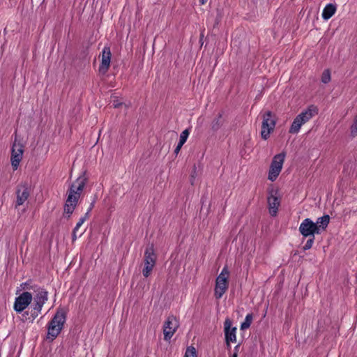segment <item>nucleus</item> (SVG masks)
Segmentation results:
<instances>
[{"mask_svg": "<svg viewBox=\"0 0 357 357\" xmlns=\"http://www.w3.org/2000/svg\"><path fill=\"white\" fill-rule=\"evenodd\" d=\"M87 178L84 174L79 176L75 182L70 185L68 191V197L64 205V215L68 218L73 214L75 209L78 200L80 197L81 192H82Z\"/></svg>", "mask_w": 357, "mask_h": 357, "instance_id": "1", "label": "nucleus"}, {"mask_svg": "<svg viewBox=\"0 0 357 357\" xmlns=\"http://www.w3.org/2000/svg\"><path fill=\"white\" fill-rule=\"evenodd\" d=\"M66 319V313L64 309L57 310L53 318L47 326V339L54 340L61 333Z\"/></svg>", "mask_w": 357, "mask_h": 357, "instance_id": "2", "label": "nucleus"}, {"mask_svg": "<svg viewBox=\"0 0 357 357\" xmlns=\"http://www.w3.org/2000/svg\"><path fill=\"white\" fill-rule=\"evenodd\" d=\"M319 109L317 106L311 105L298 114L294 119L289 132L291 134H297L303 125L308 122L311 119L318 114Z\"/></svg>", "mask_w": 357, "mask_h": 357, "instance_id": "3", "label": "nucleus"}, {"mask_svg": "<svg viewBox=\"0 0 357 357\" xmlns=\"http://www.w3.org/2000/svg\"><path fill=\"white\" fill-rule=\"evenodd\" d=\"M48 300V292L44 288L38 287L35 290L33 297V308L30 311V316L26 317V319L33 322L34 319L40 314L43 306Z\"/></svg>", "mask_w": 357, "mask_h": 357, "instance_id": "4", "label": "nucleus"}, {"mask_svg": "<svg viewBox=\"0 0 357 357\" xmlns=\"http://www.w3.org/2000/svg\"><path fill=\"white\" fill-rule=\"evenodd\" d=\"M229 271L227 266H225L221 273L218 275L215 280V285L214 289V296L215 298L220 299L222 297L229 287L228 278Z\"/></svg>", "mask_w": 357, "mask_h": 357, "instance_id": "5", "label": "nucleus"}, {"mask_svg": "<svg viewBox=\"0 0 357 357\" xmlns=\"http://www.w3.org/2000/svg\"><path fill=\"white\" fill-rule=\"evenodd\" d=\"M262 123L261 130V137L263 139L266 140L269 138L270 134L273 132L275 124L276 118L271 111H266L261 114Z\"/></svg>", "mask_w": 357, "mask_h": 357, "instance_id": "6", "label": "nucleus"}, {"mask_svg": "<svg viewBox=\"0 0 357 357\" xmlns=\"http://www.w3.org/2000/svg\"><path fill=\"white\" fill-rule=\"evenodd\" d=\"M156 259L153 245H150L144 252V266L142 273L145 278H148L151 275L155 265Z\"/></svg>", "mask_w": 357, "mask_h": 357, "instance_id": "7", "label": "nucleus"}, {"mask_svg": "<svg viewBox=\"0 0 357 357\" xmlns=\"http://www.w3.org/2000/svg\"><path fill=\"white\" fill-rule=\"evenodd\" d=\"M285 158V153H280L279 154L275 155L273 160L271 162L270 169L268 172V178L271 181H274L276 180L278 176H279L283 166V163L284 161Z\"/></svg>", "mask_w": 357, "mask_h": 357, "instance_id": "8", "label": "nucleus"}, {"mask_svg": "<svg viewBox=\"0 0 357 357\" xmlns=\"http://www.w3.org/2000/svg\"><path fill=\"white\" fill-rule=\"evenodd\" d=\"M178 326V321L175 317H168L163 325L164 340L169 341Z\"/></svg>", "mask_w": 357, "mask_h": 357, "instance_id": "9", "label": "nucleus"}, {"mask_svg": "<svg viewBox=\"0 0 357 357\" xmlns=\"http://www.w3.org/2000/svg\"><path fill=\"white\" fill-rule=\"evenodd\" d=\"M23 145L16 140L13 142L11 151L10 162L13 170H17L23 157Z\"/></svg>", "mask_w": 357, "mask_h": 357, "instance_id": "10", "label": "nucleus"}, {"mask_svg": "<svg viewBox=\"0 0 357 357\" xmlns=\"http://www.w3.org/2000/svg\"><path fill=\"white\" fill-rule=\"evenodd\" d=\"M33 299L32 294L28 291L23 292L15 298L14 303V310L17 312H23L31 303Z\"/></svg>", "mask_w": 357, "mask_h": 357, "instance_id": "11", "label": "nucleus"}, {"mask_svg": "<svg viewBox=\"0 0 357 357\" xmlns=\"http://www.w3.org/2000/svg\"><path fill=\"white\" fill-rule=\"evenodd\" d=\"M30 195V188L27 183H20L16 189L15 208L24 204Z\"/></svg>", "mask_w": 357, "mask_h": 357, "instance_id": "12", "label": "nucleus"}, {"mask_svg": "<svg viewBox=\"0 0 357 357\" xmlns=\"http://www.w3.org/2000/svg\"><path fill=\"white\" fill-rule=\"evenodd\" d=\"M298 230L303 237L314 236L315 234H319L314 222L310 218H305L302 221Z\"/></svg>", "mask_w": 357, "mask_h": 357, "instance_id": "13", "label": "nucleus"}, {"mask_svg": "<svg viewBox=\"0 0 357 357\" xmlns=\"http://www.w3.org/2000/svg\"><path fill=\"white\" fill-rule=\"evenodd\" d=\"M224 329L227 346L230 347V342H235L236 341V328H231V321L230 319H227L224 323Z\"/></svg>", "mask_w": 357, "mask_h": 357, "instance_id": "14", "label": "nucleus"}, {"mask_svg": "<svg viewBox=\"0 0 357 357\" xmlns=\"http://www.w3.org/2000/svg\"><path fill=\"white\" fill-rule=\"evenodd\" d=\"M111 51L109 47H105L102 51L101 63L99 66V72L105 74L107 72L111 61Z\"/></svg>", "mask_w": 357, "mask_h": 357, "instance_id": "15", "label": "nucleus"}, {"mask_svg": "<svg viewBox=\"0 0 357 357\" xmlns=\"http://www.w3.org/2000/svg\"><path fill=\"white\" fill-rule=\"evenodd\" d=\"M280 204V201L277 196L271 195L268 197V209L271 216L277 215Z\"/></svg>", "mask_w": 357, "mask_h": 357, "instance_id": "16", "label": "nucleus"}, {"mask_svg": "<svg viewBox=\"0 0 357 357\" xmlns=\"http://www.w3.org/2000/svg\"><path fill=\"white\" fill-rule=\"evenodd\" d=\"M329 222L330 216L328 215H324L317 219L316 222H314V225L316 226L317 230L319 231V234L327 228Z\"/></svg>", "mask_w": 357, "mask_h": 357, "instance_id": "17", "label": "nucleus"}, {"mask_svg": "<svg viewBox=\"0 0 357 357\" xmlns=\"http://www.w3.org/2000/svg\"><path fill=\"white\" fill-rule=\"evenodd\" d=\"M336 6L332 3L327 4L323 10L322 17L325 20H329L335 13Z\"/></svg>", "mask_w": 357, "mask_h": 357, "instance_id": "18", "label": "nucleus"}, {"mask_svg": "<svg viewBox=\"0 0 357 357\" xmlns=\"http://www.w3.org/2000/svg\"><path fill=\"white\" fill-rule=\"evenodd\" d=\"M190 132L188 129L184 130L180 135V139L179 142L174 150L175 154H178L183 146V145L185 143L188 136H189Z\"/></svg>", "mask_w": 357, "mask_h": 357, "instance_id": "19", "label": "nucleus"}, {"mask_svg": "<svg viewBox=\"0 0 357 357\" xmlns=\"http://www.w3.org/2000/svg\"><path fill=\"white\" fill-rule=\"evenodd\" d=\"M223 124V119L222 114H219L211 123V128L213 130H218Z\"/></svg>", "mask_w": 357, "mask_h": 357, "instance_id": "20", "label": "nucleus"}, {"mask_svg": "<svg viewBox=\"0 0 357 357\" xmlns=\"http://www.w3.org/2000/svg\"><path fill=\"white\" fill-rule=\"evenodd\" d=\"M252 319V314L250 313L248 314L245 318V321L241 325V329L244 330L248 328L250 326Z\"/></svg>", "mask_w": 357, "mask_h": 357, "instance_id": "21", "label": "nucleus"}, {"mask_svg": "<svg viewBox=\"0 0 357 357\" xmlns=\"http://www.w3.org/2000/svg\"><path fill=\"white\" fill-rule=\"evenodd\" d=\"M184 357H197V351L195 347H188L185 351Z\"/></svg>", "mask_w": 357, "mask_h": 357, "instance_id": "22", "label": "nucleus"}, {"mask_svg": "<svg viewBox=\"0 0 357 357\" xmlns=\"http://www.w3.org/2000/svg\"><path fill=\"white\" fill-rule=\"evenodd\" d=\"M89 218V212H86L83 217H82L77 223L76 224V226L75 227V231H77L79 228L83 225V223Z\"/></svg>", "mask_w": 357, "mask_h": 357, "instance_id": "23", "label": "nucleus"}, {"mask_svg": "<svg viewBox=\"0 0 357 357\" xmlns=\"http://www.w3.org/2000/svg\"><path fill=\"white\" fill-rule=\"evenodd\" d=\"M331 81V73L329 70H325L323 72L321 76V82L324 84H327Z\"/></svg>", "mask_w": 357, "mask_h": 357, "instance_id": "24", "label": "nucleus"}, {"mask_svg": "<svg viewBox=\"0 0 357 357\" xmlns=\"http://www.w3.org/2000/svg\"><path fill=\"white\" fill-rule=\"evenodd\" d=\"M310 238L307 241L306 243L303 246L304 250H310L314 243V236H310Z\"/></svg>", "mask_w": 357, "mask_h": 357, "instance_id": "25", "label": "nucleus"}, {"mask_svg": "<svg viewBox=\"0 0 357 357\" xmlns=\"http://www.w3.org/2000/svg\"><path fill=\"white\" fill-rule=\"evenodd\" d=\"M351 133L353 136L357 135V117L355 119L354 122L351 127Z\"/></svg>", "mask_w": 357, "mask_h": 357, "instance_id": "26", "label": "nucleus"}, {"mask_svg": "<svg viewBox=\"0 0 357 357\" xmlns=\"http://www.w3.org/2000/svg\"><path fill=\"white\" fill-rule=\"evenodd\" d=\"M122 105V102H121L119 100H114L112 101V107L114 108H118L121 105Z\"/></svg>", "mask_w": 357, "mask_h": 357, "instance_id": "27", "label": "nucleus"}, {"mask_svg": "<svg viewBox=\"0 0 357 357\" xmlns=\"http://www.w3.org/2000/svg\"><path fill=\"white\" fill-rule=\"evenodd\" d=\"M95 202H96V199H94L92 202L91 203L88 210L86 212H89V215L90 214L91 210L93 209V208L94 207V204H95Z\"/></svg>", "mask_w": 357, "mask_h": 357, "instance_id": "28", "label": "nucleus"}, {"mask_svg": "<svg viewBox=\"0 0 357 357\" xmlns=\"http://www.w3.org/2000/svg\"><path fill=\"white\" fill-rule=\"evenodd\" d=\"M76 232L77 231H75V229H74L73 231V241H75L77 239Z\"/></svg>", "mask_w": 357, "mask_h": 357, "instance_id": "29", "label": "nucleus"}, {"mask_svg": "<svg viewBox=\"0 0 357 357\" xmlns=\"http://www.w3.org/2000/svg\"><path fill=\"white\" fill-rule=\"evenodd\" d=\"M239 348H240V345H239V344L236 345V346L234 347V352H236V354H238V352Z\"/></svg>", "mask_w": 357, "mask_h": 357, "instance_id": "30", "label": "nucleus"}, {"mask_svg": "<svg viewBox=\"0 0 357 357\" xmlns=\"http://www.w3.org/2000/svg\"><path fill=\"white\" fill-rule=\"evenodd\" d=\"M196 173V167L195 166L194 167V172L192 173V174L191 175L192 178H195V174Z\"/></svg>", "mask_w": 357, "mask_h": 357, "instance_id": "31", "label": "nucleus"}, {"mask_svg": "<svg viewBox=\"0 0 357 357\" xmlns=\"http://www.w3.org/2000/svg\"><path fill=\"white\" fill-rule=\"evenodd\" d=\"M207 1V0H199V2L201 4H204Z\"/></svg>", "mask_w": 357, "mask_h": 357, "instance_id": "32", "label": "nucleus"}, {"mask_svg": "<svg viewBox=\"0 0 357 357\" xmlns=\"http://www.w3.org/2000/svg\"><path fill=\"white\" fill-rule=\"evenodd\" d=\"M231 357H238V354H236V352H234Z\"/></svg>", "mask_w": 357, "mask_h": 357, "instance_id": "33", "label": "nucleus"}, {"mask_svg": "<svg viewBox=\"0 0 357 357\" xmlns=\"http://www.w3.org/2000/svg\"><path fill=\"white\" fill-rule=\"evenodd\" d=\"M28 315H29V312H25L23 314V315H22V316L26 317V316H28Z\"/></svg>", "mask_w": 357, "mask_h": 357, "instance_id": "34", "label": "nucleus"}]
</instances>
